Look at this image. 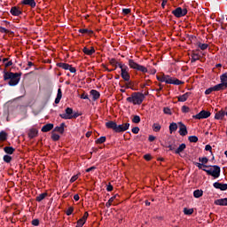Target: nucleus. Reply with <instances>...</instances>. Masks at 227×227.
<instances>
[{
    "instance_id": "obj_1",
    "label": "nucleus",
    "mask_w": 227,
    "mask_h": 227,
    "mask_svg": "<svg viewBox=\"0 0 227 227\" xmlns=\"http://www.w3.org/2000/svg\"><path fill=\"white\" fill-rule=\"evenodd\" d=\"M197 168L205 171L207 175L209 176H213V178H219L221 176V167L218 165H203V163L193 162Z\"/></svg>"
},
{
    "instance_id": "obj_2",
    "label": "nucleus",
    "mask_w": 227,
    "mask_h": 227,
    "mask_svg": "<svg viewBox=\"0 0 227 227\" xmlns=\"http://www.w3.org/2000/svg\"><path fill=\"white\" fill-rule=\"evenodd\" d=\"M20 77H22V73H4V81H9V86H17L20 82Z\"/></svg>"
},
{
    "instance_id": "obj_3",
    "label": "nucleus",
    "mask_w": 227,
    "mask_h": 227,
    "mask_svg": "<svg viewBox=\"0 0 227 227\" xmlns=\"http://www.w3.org/2000/svg\"><path fill=\"white\" fill-rule=\"evenodd\" d=\"M127 102L134 104V106H141L145 100V94L142 92H133L131 97L126 98Z\"/></svg>"
},
{
    "instance_id": "obj_4",
    "label": "nucleus",
    "mask_w": 227,
    "mask_h": 227,
    "mask_svg": "<svg viewBox=\"0 0 227 227\" xmlns=\"http://www.w3.org/2000/svg\"><path fill=\"white\" fill-rule=\"evenodd\" d=\"M59 116L62 118V120H76V118L81 116V114L74 112L72 107H67L65 109V113L60 114Z\"/></svg>"
},
{
    "instance_id": "obj_5",
    "label": "nucleus",
    "mask_w": 227,
    "mask_h": 227,
    "mask_svg": "<svg viewBox=\"0 0 227 227\" xmlns=\"http://www.w3.org/2000/svg\"><path fill=\"white\" fill-rule=\"evenodd\" d=\"M129 67L133 70H137V72H142V74L148 73V68H146L145 66H141L137 64V62L134 61V59H129Z\"/></svg>"
},
{
    "instance_id": "obj_6",
    "label": "nucleus",
    "mask_w": 227,
    "mask_h": 227,
    "mask_svg": "<svg viewBox=\"0 0 227 227\" xmlns=\"http://www.w3.org/2000/svg\"><path fill=\"white\" fill-rule=\"evenodd\" d=\"M187 12L186 8L183 9L182 7H177L172 11V15L176 17V19H182V17H185V15H187Z\"/></svg>"
},
{
    "instance_id": "obj_7",
    "label": "nucleus",
    "mask_w": 227,
    "mask_h": 227,
    "mask_svg": "<svg viewBox=\"0 0 227 227\" xmlns=\"http://www.w3.org/2000/svg\"><path fill=\"white\" fill-rule=\"evenodd\" d=\"M210 112L202 110L199 114L192 116L194 120H206L207 118H209Z\"/></svg>"
},
{
    "instance_id": "obj_8",
    "label": "nucleus",
    "mask_w": 227,
    "mask_h": 227,
    "mask_svg": "<svg viewBox=\"0 0 227 227\" xmlns=\"http://www.w3.org/2000/svg\"><path fill=\"white\" fill-rule=\"evenodd\" d=\"M130 127V123L127 122L124 124H116L115 132L117 134H120V132H125V130H129V128Z\"/></svg>"
},
{
    "instance_id": "obj_9",
    "label": "nucleus",
    "mask_w": 227,
    "mask_h": 227,
    "mask_svg": "<svg viewBox=\"0 0 227 227\" xmlns=\"http://www.w3.org/2000/svg\"><path fill=\"white\" fill-rule=\"evenodd\" d=\"M89 215H90L88 214V212H85L83 216L77 221L75 227H82V226H84V224H86V221H87Z\"/></svg>"
},
{
    "instance_id": "obj_10",
    "label": "nucleus",
    "mask_w": 227,
    "mask_h": 227,
    "mask_svg": "<svg viewBox=\"0 0 227 227\" xmlns=\"http://www.w3.org/2000/svg\"><path fill=\"white\" fill-rule=\"evenodd\" d=\"M121 79H123V81H125V82H129V81H130V74L129 73V67H127L126 69H122V71H121Z\"/></svg>"
},
{
    "instance_id": "obj_11",
    "label": "nucleus",
    "mask_w": 227,
    "mask_h": 227,
    "mask_svg": "<svg viewBox=\"0 0 227 227\" xmlns=\"http://www.w3.org/2000/svg\"><path fill=\"white\" fill-rule=\"evenodd\" d=\"M179 125V131L178 133L184 137V136H187L188 131H187V126L184 124V122H178Z\"/></svg>"
},
{
    "instance_id": "obj_12",
    "label": "nucleus",
    "mask_w": 227,
    "mask_h": 227,
    "mask_svg": "<svg viewBox=\"0 0 227 227\" xmlns=\"http://www.w3.org/2000/svg\"><path fill=\"white\" fill-rule=\"evenodd\" d=\"M10 12L14 17H19V15H22V10H20V8L17 6L12 7Z\"/></svg>"
},
{
    "instance_id": "obj_13",
    "label": "nucleus",
    "mask_w": 227,
    "mask_h": 227,
    "mask_svg": "<svg viewBox=\"0 0 227 227\" xmlns=\"http://www.w3.org/2000/svg\"><path fill=\"white\" fill-rule=\"evenodd\" d=\"M214 88H215V91H223L226 90L227 82H221V83L215 85Z\"/></svg>"
},
{
    "instance_id": "obj_14",
    "label": "nucleus",
    "mask_w": 227,
    "mask_h": 227,
    "mask_svg": "<svg viewBox=\"0 0 227 227\" xmlns=\"http://www.w3.org/2000/svg\"><path fill=\"white\" fill-rule=\"evenodd\" d=\"M213 187H215V189H219L220 191H227V184L215 182L213 184Z\"/></svg>"
},
{
    "instance_id": "obj_15",
    "label": "nucleus",
    "mask_w": 227,
    "mask_h": 227,
    "mask_svg": "<svg viewBox=\"0 0 227 227\" xmlns=\"http://www.w3.org/2000/svg\"><path fill=\"white\" fill-rule=\"evenodd\" d=\"M21 4L30 6V8H36V2L35 0H22Z\"/></svg>"
},
{
    "instance_id": "obj_16",
    "label": "nucleus",
    "mask_w": 227,
    "mask_h": 227,
    "mask_svg": "<svg viewBox=\"0 0 227 227\" xmlns=\"http://www.w3.org/2000/svg\"><path fill=\"white\" fill-rule=\"evenodd\" d=\"M65 127H67V124L65 122L60 123L59 126H56L53 129V132H59V134L65 133Z\"/></svg>"
},
{
    "instance_id": "obj_17",
    "label": "nucleus",
    "mask_w": 227,
    "mask_h": 227,
    "mask_svg": "<svg viewBox=\"0 0 227 227\" xmlns=\"http://www.w3.org/2000/svg\"><path fill=\"white\" fill-rule=\"evenodd\" d=\"M168 84H174L175 86H180L182 84H184V82L178 80L177 78H173L170 76V78L168 80Z\"/></svg>"
},
{
    "instance_id": "obj_18",
    "label": "nucleus",
    "mask_w": 227,
    "mask_h": 227,
    "mask_svg": "<svg viewBox=\"0 0 227 227\" xmlns=\"http://www.w3.org/2000/svg\"><path fill=\"white\" fill-rule=\"evenodd\" d=\"M169 78H170L169 75H165V74L161 76H159V75L156 76L157 81H160V82H166V84H169Z\"/></svg>"
},
{
    "instance_id": "obj_19",
    "label": "nucleus",
    "mask_w": 227,
    "mask_h": 227,
    "mask_svg": "<svg viewBox=\"0 0 227 227\" xmlns=\"http://www.w3.org/2000/svg\"><path fill=\"white\" fill-rule=\"evenodd\" d=\"M82 52L85 53L87 56H93L95 54V48L92 46L90 49H88V47H84L82 49Z\"/></svg>"
},
{
    "instance_id": "obj_20",
    "label": "nucleus",
    "mask_w": 227,
    "mask_h": 227,
    "mask_svg": "<svg viewBox=\"0 0 227 227\" xmlns=\"http://www.w3.org/2000/svg\"><path fill=\"white\" fill-rule=\"evenodd\" d=\"M215 205H219L220 207H227V198L215 200Z\"/></svg>"
},
{
    "instance_id": "obj_21",
    "label": "nucleus",
    "mask_w": 227,
    "mask_h": 227,
    "mask_svg": "<svg viewBox=\"0 0 227 227\" xmlns=\"http://www.w3.org/2000/svg\"><path fill=\"white\" fill-rule=\"evenodd\" d=\"M116 122L114 121H109L107 122H106V129H111L112 130H114V132H115L116 130Z\"/></svg>"
},
{
    "instance_id": "obj_22",
    "label": "nucleus",
    "mask_w": 227,
    "mask_h": 227,
    "mask_svg": "<svg viewBox=\"0 0 227 227\" xmlns=\"http://www.w3.org/2000/svg\"><path fill=\"white\" fill-rule=\"evenodd\" d=\"M224 116H226V112L224 110H220L215 115V120H223Z\"/></svg>"
},
{
    "instance_id": "obj_23",
    "label": "nucleus",
    "mask_w": 227,
    "mask_h": 227,
    "mask_svg": "<svg viewBox=\"0 0 227 227\" xmlns=\"http://www.w3.org/2000/svg\"><path fill=\"white\" fill-rule=\"evenodd\" d=\"M52 129H54V124L52 123H48L46 125H44L43 128H42V132H51V130H52Z\"/></svg>"
},
{
    "instance_id": "obj_24",
    "label": "nucleus",
    "mask_w": 227,
    "mask_h": 227,
    "mask_svg": "<svg viewBox=\"0 0 227 227\" xmlns=\"http://www.w3.org/2000/svg\"><path fill=\"white\" fill-rule=\"evenodd\" d=\"M90 95L92 96V100H98L100 98V92H98L97 90H91Z\"/></svg>"
},
{
    "instance_id": "obj_25",
    "label": "nucleus",
    "mask_w": 227,
    "mask_h": 227,
    "mask_svg": "<svg viewBox=\"0 0 227 227\" xmlns=\"http://www.w3.org/2000/svg\"><path fill=\"white\" fill-rule=\"evenodd\" d=\"M191 92H186L181 96L178 97V102H185L189 97H191Z\"/></svg>"
},
{
    "instance_id": "obj_26",
    "label": "nucleus",
    "mask_w": 227,
    "mask_h": 227,
    "mask_svg": "<svg viewBox=\"0 0 227 227\" xmlns=\"http://www.w3.org/2000/svg\"><path fill=\"white\" fill-rule=\"evenodd\" d=\"M36 136H38V130L36 129H32L29 130L28 137L30 139H35V137H36Z\"/></svg>"
},
{
    "instance_id": "obj_27",
    "label": "nucleus",
    "mask_w": 227,
    "mask_h": 227,
    "mask_svg": "<svg viewBox=\"0 0 227 227\" xmlns=\"http://www.w3.org/2000/svg\"><path fill=\"white\" fill-rule=\"evenodd\" d=\"M185 148H187V145L185 144H181L178 148L176 150H175V153L176 155H180V153H182V152H184V150H185Z\"/></svg>"
},
{
    "instance_id": "obj_28",
    "label": "nucleus",
    "mask_w": 227,
    "mask_h": 227,
    "mask_svg": "<svg viewBox=\"0 0 227 227\" xmlns=\"http://www.w3.org/2000/svg\"><path fill=\"white\" fill-rule=\"evenodd\" d=\"M62 98H63V92L61 91V89H58L57 97L55 98V104H59V102H61Z\"/></svg>"
},
{
    "instance_id": "obj_29",
    "label": "nucleus",
    "mask_w": 227,
    "mask_h": 227,
    "mask_svg": "<svg viewBox=\"0 0 227 227\" xmlns=\"http://www.w3.org/2000/svg\"><path fill=\"white\" fill-rule=\"evenodd\" d=\"M4 152H5V153H7L8 155H13L15 148H13L12 146H5L4 148Z\"/></svg>"
},
{
    "instance_id": "obj_30",
    "label": "nucleus",
    "mask_w": 227,
    "mask_h": 227,
    "mask_svg": "<svg viewBox=\"0 0 227 227\" xmlns=\"http://www.w3.org/2000/svg\"><path fill=\"white\" fill-rule=\"evenodd\" d=\"M178 129V125L176 124V122H172L169 125V132L170 134H173V132H176Z\"/></svg>"
},
{
    "instance_id": "obj_31",
    "label": "nucleus",
    "mask_w": 227,
    "mask_h": 227,
    "mask_svg": "<svg viewBox=\"0 0 227 227\" xmlns=\"http://www.w3.org/2000/svg\"><path fill=\"white\" fill-rule=\"evenodd\" d=\"M57 67H59V68H63V70H68V68H70L69 64L63 62L57 63Z\"/></svg>"
},
{
    "instance_id": "obj_32",
    "label": "nucleus",
    "mask_w": 227,
    "mask_h": 227,
    "mask_svg": "<svg viewBox=\"0 0 227 227\" xmlns=\"http://www.w3.org/2000/svg\"><path fill=\"white\" fill-rule=\"evenodd\" d=\"M45 198H47V192H43L39 194L36 198L35 200L40 202V201H43V200H45Z\"/></svg>"
},
{
    "instance_id": "obj_33",
    "label": "nucleus",
    "mask_w": 227,
    "mask_h": 227,
    "mask_svg": "<svg viewBox=\"0 0 227 227\" xmlns=\"http://www.w3.org/2000/svg\"><path fill=\"white\" fill-rule=\"evenodd\" d=\"M184 214L185 215H192V214H194V209L193 208H187V207H184Z\"/></svg>"
},
{
    "instance_id": "obj_34",
    "label": "nucleus",
    "mask_w": 227,
    "mask_h": 227,
    "mask_svg": "<svg viewBox=\"0 0 227 227\" xmlns=\"http://www.w3.org/2000/svg\"><path fill=\"white\" fill-rule=\"evenodd\" d=\"M8 139V133L5 131L0 132V141H6Z\"/></svg>"
},
{
    "instance_id": "obj_35",
    "label": "nucleus",
    "mask_w": 227,
    "mask_h": 227,
    "mask_svg": "<svg viewBox=\"0 0 227 227\" xmlns=\"http://www.w3.org/2000/svg\"><path fill=\"white\" fill-rule=\"evenodd\" d=\"M194 198H201L203 196V192L201 190H195L193 192Z\"/></svg>"
},
{
    "instance_id": "obj_36",
    "label": "nucleus",
    "mask_w": 227,
    "mask_h": 227,
    "mask_svg": "<svg viewBox=\"0 0 227 227\" xmlns=\"http://www.w3.org/2000/svg\"><path fill=\"white\" fill-rule=\"evenodd\" d=\"M197 45L200 48V51H207L208 49V44L207 43H197Z\"/></svg>"
},
{
    "instance_id": "obj_37",
    "label": "nucleus",
    "mask_w": 227,
    "mask_h": 227,
    "mask_svg": "<svg viewBox=\"0 0 227 227\" xmlns=\"http://www.w3.org/2000/svg\"><path fill=\"white\" fill-rule=\"evenodd\" d=\"M131 121L133 123H141V117L139 115H134Z\"/></svg>"
},
{
    "instance_id": "obj_38",
    "label": "nucleus",
    "mask_w": 227,
    "mask_h": 227,
    "mask_svg": "<svg viewBox=\"0 0 227 227\" xmlns=\"http://www.w3.org/2000/svg\"><path fill=\"white\" fill-rule=\"evenodd\" d=\"M126 88L129 90H132L133 91H137V89L134 88V83L132 82H129L126 83Z\"/></svg>"
},
{
    "instance_id": "obj_39",
    "label": "nucleus",
    "mask_w": 227,
    "mask_h": 227,
    "mask_svg": "<svg viewBox=\"0 0 227 227\" xmlns=\"http://www.w3.org/2000/svg\"><path fill=\"white\" fill-rule=\"evenodd\" d=\"M167 148L169 149V152H175V150H176V144L174 142V143L167 145Z\"/></svg>"
},
{
    "instance_id": "obj_40",
    "label": "nucleus",
    "mask_w": 227,
    "mask_h": 227,
    "mask_svg": "<svg viewBox=\"0 0 227 227\" xmlns=\"http://www.w3.org/2000/svg\"><path fill=\"white\" fill-rule=\"evenodd\" d=\"M200 59V55H198V53H193L192 55V63H196V61H199Z\"/></svg>"
},
{
    "instance_id": "obj_41",
    "label": "nucleus",
    "mask_w": 227,
    "mask_h": 227,
    "mask_svg": "<svg viewBox=\"0 0 227 227\" xmlns=\"http://www.w3.org/2000/svg\"><path fill=\"white\" fill-rule=\"evenodd\" d=\"M78 32L82 33V35H87V33L93 34V31L88 29V28H80Z\"/></svg>"
},
{
    "instance_id": "obj_42",
    "label": "nucleus",
    "mask_w": 227,
    "mask_h": 227,
    "mask_svg": "<svg viewBox=\"0 0 227 227\" xmlns=\"http://www.w3.org/2000/svg\"><path fill=\"white\" fill-rule=\"evenodd\" d=\"M160 129H161V127H160V124H159V123H154L153 125V129L154 132L160 131Z\"/></svg>"
},
{
    "instance_id": "obj_43",
    "label": "nucleus",
    "mask_w": 227,
    "mask_h": 227,
    "mask_svg": "<svg viewBox=\"0 0 227 227\" xmlns=\"http://www.w3.org/2000/svg\"><path fill=\"white\" fill-rule=\"evenodd\" d=\"M188 140L190 141V143H198L199 138L196 136H190L188 137Z\"/></svg>"
},
{
    "instance_id": "obj_44",
    "label": "nucleus",
    "mask_w": 227,
    "mask_h": 227,
    "mask_svg": "<svg viewBox=\"0 0 227 227\" xmlns=\"http://www.w3.org/2000/svg\"><path fill=\"white\" fill-rule=\"evenodd\" d=\"M106 137H100L96 140V145H102L103 143H106Z\"/></svg>"
},
{
    "instance_id": "obj_45",
    "label": "nucleus",
    "mask_w": 227,
    "mask_h": 227,
    "mask_svg": "<svg viewBox=\"0 0 227 227\" xmlns=\"http://www.w3.org/2000/svg\"><path fill=\"white\" fill-rule=\"evenodd\" d=\"M220 81L227 83V72L220 75Z\"/></svg>"
},
{
    "instance_id": "obj_46",
    "label": "nucleus",
    "mask_w": 227,
    "mask_h": 227,
    "mask_svg": "<svg viewBox=\"0 0 227 227\" xmlns=\"http://www.w3.org/2000/svg\"><path fill=\"white\" fill-rule=\"evenodd\" d=\"M200 162H201V164L207 166V164H208V158L207 157H202V158H199Z\"/></svg>"
},
{
    "instance_id": "obj_47",
    "label": "nucleus",
    "mask_w": 227,
    "mask_h": 227,
    "mask_svg": "<svg viewBox=\"0 0 227 227\" xmlns=\"http://www.w3.org/2000/svg\"><path fill=\"white\" fill-rule=\"evenodd\" d=\"M115 199H116V196L110 198L109 200L106 202V207L109 208V207L113 205V201H114Z\"/></svg>"
},
{
    "instance_id": "obj_48",
    "label": "nucleus",
    "mask_w": 227,
    "mask_h": 227,
    "mask_svg": "<svg viewBox=\"0 0 227 227\" xmlns=\"http://www.w3.org/2000/svg\"><path fill=\"white\" fill-rule=\"evenodd\" d=\"M12 156L5 154L4 156V161L6 162L7 164H10V162H12Z\"/></svg>"
},
{
    "instance_id": "obj_49",
    "label": "nucleus",
    "mask_w": 227,
    "mask_h": 227,
    "mask_svg": "<svg viewBox=\"0 0 227 227\" xmlns=\"http://www.w3.org/2000/svg\"><path fill=\"white\" fill-rule=\"evenodd\" d=\"M163 113H164V114H168L169 116H171V114H173V113L171 112V108H169L168 106L163 108Z\"/></svg>"
},
{
    "instance_id": "obj_50",
    "label": "nucleus",
    "mask_w": 227,
    "mask_h": 227,
    "mask_svg": "<svg viewBox=\"0 0 227 227\" xmlns=\"http://www.w3.org/2000/svg\"><path fill=\"white\" fill-rule=\"evenodd\" d=\"M59 135H58V134H56V133H54V132H52L51 133V139H52V141H59Z\"/></svg>"
},
{
    "instance_id": "obj_51",
    "label": "nucleus",
    "mask_w": 227,
    "mask_h": 227,
    "mask_svg": "<svg viewBox=\"0 0 227 227\" xmlns=\"http://www.w3.org/2000/svg\"><path fill=\"white\" fill-rule=\"evenodd\" d=\"M117 66L119 67V68H121V72L125 70L126 68H129V67L125 66V64H121L120 62H117Z\"/></svg>"
},
{
    "instance_id": "obj_52",
    "label": "nucleus",
    "mask_w": 227,
    "mask_h": 227,
    "mask_svg": "<svg viewBox=\"0 0 227 227\" xmlns=\"http://www.w3.org/2000/svg\"><path fill=\"white\" fill-rule=\"evenodd\" d=\"M73 213H74V207H68L67 210L66 211L67 215H72Z\"/></svg>"
},
{
    "instance_id": "obj_53",
    "label": "nucleus",
    "mask_w": 227,
    "mask_h": 227,
    "mask_svg": "<svg viewBox=\"0 0 227 227\" xmlns=\"http://www.w3.org/2000/svg\"><path fill=\"white\" fill-rule=\"evenodd\" d=\"M212 91H215V89L214 87H210L207 90H205V95H210Z\"/></svg>"
},
{
    "instance_id": "obj_54",
    "label": "nucleus",
    "mask_w": 227,
    "mask_h": 227,
    "mask_svg": "<svg viewBox=\"0 0 227 227\" xmlns=\"http://www.w3.org/2000/svg\"><path fill=\"white\" fill-rule=\"evenodd\" d=\"M190 111H191V108H189V106H182V112L183 113H190Z\"/></svg>"
},
{
    "instance_id": "obj_55",
    "label": "nucleus",
    "mask_w": 227,
    "mask_h": 227,
    "mask_svg": "<svg viewBox=\"0 0 227 227\" xmlns=\"http://www.w3.org/2000/svg\"><path fill=\"white\" fill-rule=\"evenodd\" d=\"M32 224L33 226H40V220L38 219L32 220Z\"/></svg>"
},
{
    "instance_id": "obj_56",
    "label": "nucleus",
    "mask_w": 227,
    "mask_h": 227,
    "mask_svg": "<svg viewBox=\"0 0 227 227\" xmlns=\"http://www.w3.org/2000/svg\"><path fill=\"white\" fill-rule=\"evenodd\" d=\"M110 65H112V67H114V65H118V61H116V59H111L109 60Z\"/></svg>"
},
{
    "instance_id": "obj_57",
    "label": "nucleus",
    "mask_w": 227,
    "mask_h": 227,
    "mask_svg": "<svg viewBox=\"0 0 227 227\" xmlns=\"http://www.w3.org/2000/svg\"><path fill=\"white\" fill-rule=\"evenodd\" d=\"M67 70H69V72H71V74H75V72H77L75 67H73L71 65H69V67Z\"/></svg>"
},
{
    "instance_id": "obj_58",
    "label": "nucleus",
    "mask_w": 227,
    "mask_h": 227,
    "mask_svg": "<svg viewBox=\"0 0 227 227\" xmlns=\"http://www.w3.org/2000/svg\"><path fill=\"white\" fill-rule=\"evenodd\" d=\"M131 132H133V134H139V127H134Z\"/></svg>"
},
{
    "instance_id": "obj_59",
    "label": "nucleus",
    "mask_w": 227,
    "mask_h": 227,
    "mask_svg": "<svg viewBox=\"0 0 227 227\" xmlns=\"http://www.w3.org/2000/svg\"><path fill=\"white\" fill-rule=\"evenodd\" d=\"M77 178H79V176H77V175L73 176L70 179V184H74V182H75L77 180Z\"/></svg>"
},
{
    "instance_id": "obj_60",
    "label": "nucleus",
    "mask_w": 227,
    "mask_h": 227,
    "mask_svg": "<svg viewBox=\"0 0 227 227\" xmlns=\"http://www.w3.org/2000/svg\"><path fill=\"white\" fill-rule=\"evenodd\" d=\"M0 32L8 34L10 33V30L6 29L5 27H0Z\"/></svg>"
},
{
    "instance_id": "obj_61",
    "label": "nucleus",
    "mask_w": 227,
    "mask_h": 227,
    "mask_svg": "<svg viewBox=\"0 0 227 227\" xmlns=\"http://www.w3.org/2000/svg\"><path fill=\"white\" fill-rule=\"evenodd\" d=\"M205 150H206V152H212V145H207L205 146Z\"/></svg>"
},
{
    "instance_id": "obj_62",
    "label": "nucleus",
    "mask_w": 227,
    "mask_h": 227,
    "mask_svg": "<svg viewBox=\"0 0 227 227\" xmlns=\"http://www.w3.org/2000/svg\"><path fill=\"white\" fill-rule=\"evenodd\" d=\"M122 13L124 15H129V13H130V9H122Z\"/></svg>"
},
{
    "instance_id": "obj_63",
    "label": "nucleus",
    "mask_w": 227,
    "mask_h": 227,
    "mask_svg": "<svg viewBox=\"0 0 227 227\" xmlns=\"http://www.w3.org/2000/svg\"><path fill=\"white\" fill-rule=\"evenodd\" d=\"M144 159H145V160H152V155H150V154H145V155L144 156Z\"/></svg>"
},
{
    "instance_id": "obj_64",
    "label": "nucleus",
    "mask_w": 227,
    "mask_h": 227,
    "mask_svg": "<svg viewBox=\"0 0 227 227\" xmlns=\"http://www.w3.org/2000/svg\"><path fill=\"white\" fill-rule=\"evenodd\" d=\"M106 191H107L108 192H111V191H113V186H112L111 184H109L106 186Z\"/></svg>"
}]
</instances>
